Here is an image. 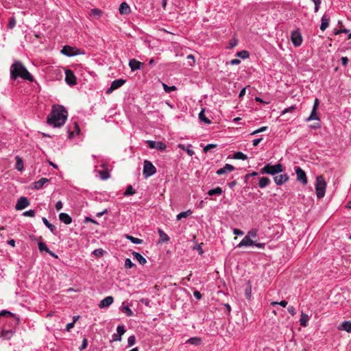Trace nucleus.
<instances>
[{"label": "nucleus", "instance_id": "nucleus-46", "mask_svg": "<svg viewBox=\"0 0 351 351\" xmlns=\"http://www.w3.org/2000/svg\"><path fill=\"white\" fill-rule=\"evenodd\" d=\"M186 58L191 61H189L188 64L189 66H193L195 63V59L193 55L189 54L187 56Z\"/></svg>", "mask_w": 351, "mask_h": 351}, {"label": "nucleus", "instance_id": "nucleus-34", "mask_svg": "<svg viewBox=\"0 0 351 351\" xmlns=\"http://www.w3.org/2000/svg\"><path fill=\"white\" fill-rule=\"evenodd\" d=\"M308 320V315L306 314H304V313H302L301 317L300 319V325L304 327H306Z\"/></svg>", "mask_w": 351, "mask_h": 351}, {"label": "nucleus", "instance_id": "nucleus-24", "mask_svg": "<svg viewBox=\"0 0 351 351\" xmlns=\"http://www.w3.org/2000/svg\"><path fill=\"white\" fill-rule=\"evenodd\" d=\"M132 255L138 261L141 265H145L147 263V260L139 253L133 252Z\"/></svg>", "mask_w": 351, "mask_h": 351}, {"label": "nucleus", "instance_id": "nucleus-43", "mask_svg": "<svg viewBox=\"0 0 351 351\" xmlns=\"http://www.w3.org/2000/svg\"><path fill=\"white\" fill-rule=\"evenodd\" d=\"M257 230L252 229L247 232V236L254 240L257 237Z\"/></svg>", "mask_w": 351, "mask_h": 351}, {"label": "nucleus", "instance_id": "nucleus-62", "mask_svg": "<svg viewBox=\"0 0 351 351\" xmlns=\"http://www.w3.org/2000/svg\"><path fill=\"white\" fill-rule=\"evenodd\" d=\"M233 233L235 235H243L244 234V232L242 230L237 228H234L233 230Z\"/></svg>", "mask_w": 351, "mask_h": 351}, {"label": "nucleus", "instance_id": "nucleus-41", "mask_svg": "<svg viewBox=\"0 0 351 351\" xmlns=\"http://www.w3.org/2000/svg\"><path fill=\"white\" fill-rule=\"evenodd\" d=\"M237 56L243 59H245L249 57V52L247 51L243 50L238 52L237 53Z\"/></svg>", "mask_w": 351, "mask_h": 351}, {"label": "nucleus", "instance_id": "nucleus-6", "mask_svg": "<svg viewBox=\"0 0 351 351\" xmlns=\"http://www.w3.org/2000/svg\"><path fill=\"white\" fill-rule=\"evenodd\" d=\"M156 172V168L153 165V164L149 161L145 160L143 163V174L145 178H148L154 175Z\"/></svg>", "mask_w": 351, "mask_h": 351}, {"label": "nucleus", "instance_id": "nucleus-60", "mask_svg": "<svg viewBox=\"0 0 351 351\" xmlns=\"http://www.w3.org/2000/svg\"><path fill=\"white\" fill-rule=\"evenodd\" d=\"M313 2L315 3V12H317L319 10V8L321 4V0H316Z\"/></svg>", "mask_w": 351, "mask_h": 351}, {"label": "nucleus", "instance_id": "nucleus-27", "mask_svg": "<svg viewBox=\"0 0 351 351\" xmlns=\"http://www.w3.org/2000/svg\"><path fill=\"white\" fill-rule=\"evenodd\" d=\"M43 222L53 234H56V227L55 226L50 223L49 221L45 217L43 218Z\"/></svg>", "mask_w": 351, "mask_h": 351}, {"label": "nucleus", "instance_id": "nucleus-36", "mask_svg": "<svg viewBox=\"0 0 351 351\" xmlns=\"http://www.w3.org/2000/svg\"><path fill=\"white\" fill-rule=\"evenodd\" d=\"M158 233H159L160 239L161 241L167 242L169 240V236L167 234H165L162 230L159 229Z\"/></svg>", "mask_w": 351, "mask_h": 351}, {"label": "nucleus", "instance_id": "nucleus-44", "mask_svg": "<svg viewBox=\"0 0 351 351\" xmlns=\"http://www.w3.org/2000/svg\"><path fill=\"white\" fill-rule=\"evenodd\" d=\"M93 254H94V256L97 258L98 257H100L101 256L104 255V250L99 248V249H97L95 250H94V252H93Z\"/></svg>", "mask_w": 351, "mask_h": 351}, {"label": "nucleus", "instance_id": "nucleus-59", "mask_svg": "<svg viewBox=\"0 0 351 351\" xmlns=\"http://www.w3.org/2000/svg\"><path fill=\"white\" fill-rule=\"evenodd\" d=\"M287 311L289 313H290L291 315H294L296 313V310L295 307L293 306H289L287 308Z\"/></svg>", "mask_w": 351, "mask_h": 351}, {"label": "nucleus", "instance_id": "nucleus-13", "mask_svg": "<svg viewBox=\"0 0 351 351\" xmlns=\"http://www.w3.org/2000/svg\"><path fill=\"white\" fill-rule=\"evenodd\" d=\"M147 143L149 148L157 149L159 150H165L166 149V145L162 142H156L154 141H147Z\"/></svg>", "mask_w": 351, "mask_h": 351}, {"label": "nucleus", "instance_id": "nucleus-61", "mask_svg": "<svg viewBox=\"0 0 351 351\" xmlns=\"http://www.w3.org/2000/svg\"><path fill=\"white\" fill-rule=\"evenodd\" d=\"M193 295L197 300H200L202 298V294L200 293V292L199 291H197V290L193 292Z\"/></svg>", "mask_w": 351, "mask_h": 351}, {"label": "nucleus", "instance_id": "nucleus-47", "mask_svg": "<svg viewBox=\"0 0 351 351\" xmlns=\"http://www.w3.org/2000/svg\"><path fill=\"white\" fill-rule=\"evenodd\" d=\"M238 45V40L235 38H232L229 43V49H232Z\"/></svg>", "mask_w": 351, "mask_h": 351}, {"label": "nucleus", "instance_id": "nucleus-9", "mask_svg": "<svg viewBox=\"0 0 351 351\" xmlns=\"http://www.w3.org/2000/svg\"><path fill=\"white\" fill-rule=\"evenodd\" d=\"M125 83V80H123V79H118V80H114L112 82L110 87L106 90V93L110 94L114 90L119 88L122 85H123Z\"/></svg>", "mask_w": 351, "mask_h": 351}, {"label": "nucleus", "instance_id": "nucleus-23", "mask_svg": "<svg viewBox=\"0 0 351 351\" xmlns=\"http://www.w3.org/2000/svg\"><path fill=\"white\" fill-rule=\"evenodd\" d=\"M271 180L267 177H262L259 179L258 186L260 188L263 189L266 187L269 183Z\"/></svg>", "mask_w": 351, "mask_h": 351}, {"label": "nucleus", "instance_id": "nucleus-19", "mask_svg": "<svg viewBox=\"0 0 351 351\" xmlns=\"http://www.w3.org/2000/svg\"><path fill=\"white\" fill-rule=\"evenodd\" d=\"M130 8L125 2L121 3L119 6V12L121 14H128L130 12Z\"/></svg>", "mask_w": 351, "mask_h": 351}, {"label": "nucleus", "instance_id": "nucleus-54", "mask_svg": "<svg viewBox=\"0 0 351 351\" xmlns=\"http://www.w3.org/2000/svg\"><path fill=\"white\" fill-rule=\"evenodd\" d=\"M16 22L15 18H14V17L10 18V19L9 21V23H8V27L10 29L14 28L16 26Z\"/></svg>", "mask_w": 351, "mask_h": 351}, {"label": "nucleus", "instance_id": "nucleus-48", "mask_svg": "<svg viewBox=\"0 0 351 351\" xmlns=\"http://www.w3.org/2000/svg\"><path fill=\"white\" fill-rule=\"evenodd\" d=\"M267 130V126H263L256 130H254V132H252L250 135H255L256 134H258V133H261V132H265Z\"/></svg>", "mask_w": 351, "mask_h": 351}, {"label": "nucleus", "instance_id": "nucleus-20", "mask_svg": "<svg viewBox=\"0 0 351 351\" xmlns=\"http://www.w3.org/2000/svg\"><path fill=\"white\" fill-rule=\"evenodd\" d=\"M60 220L65 224H70L72 222L71 217L65 213H62L59 215Z\"/></svg>", "mask_w": 351, "mask_h": 351}, {"label": "nucleus", "instance_id": "nucleus-7", "mask_svg": "<svg viewBox=\"0 0 351 351\" xmlns=\"http://www.w3.org/2000/svg\"><path fill=\"white\" fill-rule=\"evenodd\" d=\"M61 52L66 56H74L76 55L84 53V52L82 51L80 49L76 47H72L69 45L64 46L61 50Z\"/></svg>", "mask_w": 351, "mask_h": 351}, {"label": "nucleus", "instance_id": "nucleus-22", "mask_svg": "<svg viewBox=\"0 0 351 351\" xmlns=\"http://www.w3.org/2000/svg\"><path fill=\"white\" fill-rule=\"evenodd\" d=\"M49 181V179L45 178H42L38 181H36V182H34V189H41L43 187V186L45 183L48 182Z\"/></svg>", "mask_w": 351, "mask_h": 351}, {"label": "nucleus", "instance_id": "nucleus-63", "mask_svg": "<svg viewBox=\"0 0 351 351\" xmlns=\"http://www.w3.org/2000/svg\"><path fill=\"white\" fill-rule=\"evenodd\" d=\"M241 63V60L239 59H232L230 60V64L232 65H237Z\"/></svg>", "mask_w": 351, "mask_h": 351}, {"label": "nucleus", "instance_id": "nucleus-14", "mask_svg": "<svg viewBox=\"0 0 351 351\" xmlns=\"http://www.w3.org/2000/svg\"><path fill=\"white\" fill-rule=\"evenodd\" d=\"M234 167L230 164H226L223 167L219 169L216 173L218 176H221L223 174H225L228 172H231L234 170Z\"/></svg>", "mask_w": 351, "mask_h": 351}, {"label": "nucleus", "instance_id": "nucleus-15", "mask_svg": "<svg viewBox=\"0 0 351 351\" xmlns=\"http://www.w3.org/2000/svg\"><path fill=\"white\" fill-rule=\"evenodd\" d=\"M114 301V298L112 296H107L104 299L100 301L99 304V307L101 308L108 307L110 305L112 304Z\"/></svg>", "mask_w": 351, "mask_h": 351}, {"label": "nucleus", "instance_id": "nucleus-30", "mask_svg": "<svg viewBox=\"0 0 351 351\" xmlns=\"http://www.w3.org/2000/svg\"><path fill=\"white\" fill-rule=\"evenodd\" d=\"M125 238L128 240L130 241L132 243H135V244H141L143 242V241L142 239L134 237L129 234H126Z\"/></svg>", "mask_w": 351, "mask_h": 351}, {"label": "nucleus", "instance_id": "nucleus-25", "mask_svg": "<svg viewBox=\"0 0 351 351\" xmlns=\"http://www.w3.org/2000/svg\"><path fill=\"white\" fill-rule=\"evenodd\" d=\"M15 159H16V169L19 171H22L24 169L23 161L22 158L19 156H16Z\"/></svg>", "mask_w": 351, "mask_h": 351}, {"label": "nucleus", "instance_id": "nucleus-29", "mask_svg": "<svg viewBox=\"0 0 351 351\" xmlns=\"http://www.w3.org/2000/svg\"><path fill=\"white\" fill-rule=\"evenodd\" d=\"M117 333L119 334V338H114V341H121V336L125 333V328L123 326H119L117 328Z\"/></svg>", "mask_w": 351, "mask_h": 351}, {"label": "nucleus", "instance_id": "nucleus-49", "mask_svg": "<svg viewBox=\"0 0 351 351\" xmlns=\"http://www.w3.org/2000/svg\"><path fill=\"white\" fill-rule=\"evenodd\" d=\"M12 332L11 330H2V337H3L4 338L9 339L12 337Z\"/></svg>", "mask_w": 351, "mask_h": 351}, {"label": "nucleus", "instance_id": "nucleus-10", "mask_svg": "<svg viewBox=\"0 0 351 351\" xmlns=\"http://www.w3.org/2000/svg\"><path fill=\"white\" fill-rule=\"evenodd\" d=\"M29 205V202L26 197H21L15 206V209L17 210H21Z\"/></svg>", "mask_w": 351, "mask_h": 351}, {"label": "nucleus", "instance_id": "nucleus-32", "mask_svg": "<svg viewBox=\"0 0 351 351\" xmlns=\"http://www.w3.org/2000/svg\"><path fill=\"white\" fill-rule=\"evenodd\" d=\"M233 158L237 160H246L247 156L241 152H237L234 154Z\"/></svg>", "mask_w": 351, "mask_h": 351}, {"label": "nucleus", "instance_id": "nucleus-51", "mask_svg": "<svg viewBox=\"0 0 351 351\" xmlns=\"http://www.w3.org/2000/svg\"><path fill=\"white\" fill-rule=\"evenodd\" d=\"M162 86H163V88H164V90H165V92L167 93H170L171 91L172 90H175L176 89V86H168L167 84H162Z\"/></svg>", "mask_w": 351, "mask_h": 351}, {"label": "nucleus", "instance_id": "nucleus-56", "mask_svg": "<svg viewBox=\"0 0 351 351\" xmlns=\"http://www.w3.org/2000/svg\"><path fill=\"white\" fill-rule=\"evenodd\" d=\"M87 346H88V340L86 338H84L83 341H82V343L80 348V351H82L84 349H86Z\"/></svg>", "mask_w": 351, "mask_h": 351}, {"label": "nucleus", "instance_id": "nucleus-55", "mask_svg": "<svg viewBox=\"0 0 351 351\" xmlns=\"http://www.w3.org/2000/svg\"><path fill=\"white\" fill-rule=\"evenodd\" d=\"M134 264L132 262L130 258H126L125 261V267L127 268H132Z\"/></svg>", "mask_w": 351, "mask_h": 351}, {"label": "nucleus", "instance_id": "nucleus-50", "mask_svg": "<svg viewBox=\"0 0 351 351\" xmlns=\"http://www.w3.org/2000/svg\"><path fill=\"white\" fill-rule=\"evenodd\" d=\"M135 342H136V337H135V336L134 335L130 336L128 339V346L130 347H131L133 345H134Z\"/></svg>", "mask_w": 351, "mask_h": 351}, {"label": "nucleus", "instance_id": "nucleus-21", "mask_svg": "<svg viewBox=\"0 0 351 351\" xmlns=\"http://www.w3.org/2000/svg\"><path fill=\"white\" fill-rule=\"evenodd\" d=\"M38 248L40 252H46L49 253L51 256L57 258L58 256L55 255L47 247L46 244L43 242H39L38 243Z\"/></svg>", "mask_w": 351, "mask_h": 351}, {"label": "nucleus", "instance_id": "nucleus-58", "mask_svg": "<svg viewBox=\"0 0 351 351\" xmlns=\"http://www.w3.org/2000/svg\"><path fill=\"white\" fill-rule=\"evenodd\" d=\"M1 316H10V317H15L11 312L8 311H2L0 313V317Z\"/></svg>", "mask_w": 351, "mask_h": 351}, {"label": "nucleus", "instance_id": "nucleus-64", "mask_svg": "<svg viewBox=\"0 0 351 351\" xmlns=\"http://www.w3.org/2000/svg\"><path fill=\"white\" fill-rule=\"evenodd\" d=\"M56 208L58 211L62 208V203L61 201H58L56 204Z\"/></svg>", "mask_w": 351, "mask_h": 351}, {"label": "nucleus", "instance_id": "nucleus-35", "mask_svg": "<svg viewBox=\"0 0 351 351\" xmlns=\"http://www.w3.org/2000/svg\"><path fill=\"white\" fill-rule=\"evenodd\" d=\"M202 342V339L199 337H192L187 340L186 343H189L192 345H199Z\"/></svg>", "mask_w": 351, "mask_h": 351}, {"label": "nucleus", "instance_id": "nucleus-11", "mask_svg": "<svg viewBox=\"0 0 351 351\" xmlns=\"http://www.w3.org/2000/svg\"><path fill=\"white\" fill-rule=\"evenodd\" d=\"M291 41L294 46L299 47L302 43V38L301 34L298 31H294L291 34Z\"/></svg>", "mask_w": 351, "mask_h": 351}, {"label": "nucleus", "instance_id": "nucleus-18", "mask_svg": "<svg viewBox=\"0 0 351 351\" xmlns=\"http://www.w3.org/2000/svg\"><path fill=\"white\" fill-rule=\"evenodd\" d=\"M330 17L326 14H324L322 17V23L320 25V29L324 31L329 25Z\"/></svg>", "mask_w": 351, "mask_h": 351}, {"label": "nucleus", "instance_id": "nucleus-5", "mask_svg": "<svg viewBox=\"0 0 351 351\" xmlns=\"http://www.w3.org/2000/svg\"><path fill=\"white\" fill-rule=\"evenodd\" d=\"M255 245L259 248L264 249L265 244L264 243H256V241L247 235L244 237V238L241 240V241L238 244V247H242L243 246H251Z\"/></svg>", "mask_w": 351, "mask_h": 351}, {"label": "nucleus", "instance_id": "nucleus-31", "mask_svg": "<svg viewBox=\"0 0 351 351\" xmlns=\"http://www.w3.org/2000/svg\"><path fill=\"white\" fill-rule=\"evenodd\" d=\"M121 309V311L125 313L126 315L128 317H132L134 315L132 311L129 308L128 306H125L124 304H123Z\"/></svg>", "mask_w": 351, "mask_h": 351}, {"label": "nucleus", "instance_id": "nucleus-52", "mask_svg": "<svg viewBox=\"0 0 351 351\" xmlns=\"http://www.w3.org/2000/svg\"><path fill=\"white\" fill-rule=\"evenodd\" d=\"M36 212L34 210H29L23 213V215L25 217H33L35 216Z\"/></svg>", "mask_w": 351, "mask_h": 351}, {"label": "nucleus", "instance_id": "nucleus-4", "mask_svg": "<svg viewBox=\"0 0 351 351\" xmlns=\"http://www.w3.org/2000/svg\"><path fill=\"white\" fill-rule=\"evenodd\" d=\"M326 186V183L324 177L322 176H317L315 185L316 195L317 198L321 199L324 196Z\"/></svg>", "mask_w": 351, "mask_h": 351}, {"label": "nucleus", "instance_id": "nucleus-33", "mask_svg": "<svg viewBox=\"0 0 351 351\" xmlns=\"http://www.w3.org/2000/svg\"><path fill=\"white\" fill-rule=\"evenodd\" d=\"M199 119L202 121L204 122L206 124H210L211 123L210 119H208L207 117H206V116L204 114V109L202 110V111L199 112Z\"/></svg>", "mask_w": 351, "mask_h": 351}, {"label": "nucleus", "instance_id": "nucleus-37", "mask_svg": "<svg viewBox=\"0 0 351 351\" xmlns=\"http://www.w3.org/2000/svg\"><path fill=\"white\" fill-rule=\"evenodd\" d=\"M319 118L317 114V110H312L310 116L306 119V121H310L311 120H319Z\"/></svg>", "mask_w": 351, "mask_h": 351}, {"label": "nucleus", "instance_id": "nucleus-2", "mask_svg": "<svg viewBox=\"0 0 351 351\" xmlns=\"http://www.w3.org/2000/svg\"><path fill=\"white\" fill-rule=\"evenodd\" d=\"M11 77L13 80H16L20 77L23 80H28L29 82L34 81L33 76L29 73L25 66L19 61H16L13 63L10 68Z\"/></svg>", "mask_w": 351, "mask_h": 351}, {"label": "nucleus", "instance_id": "nucleus-57", "mask_svg": "<svg viewBox=\"0 0 351 351\" xmlns=\"http://www.w3.org/2000/svg\"><path fill=\"white\" fill-rule=\"evenodd\" d=\"M217 147V145L215 144H208L207 145H206L204 147V149L203 151L204 152H208L210 149H213V148H215Z\"/></svg>", "mask_w": 351, "mask_h": 351}, {"label": "nucleus", "instance_id": "nucleus-12", "mask_svg": "<svg viewBox=\"0 0 351 351\" xmlns=\"http://www.w3.org/2000/svg\"><path fill=\"white\" fill-rule=\"evenodd\" d=\"M295 173H296V175H297V180L302 182L303 184H307V178H306V173L304 172V171L301 169L300 167H296V169H295Z\"/></svg>", "mask_w": 351, "mask_h": 351}, {"label": "nucleus", "instance_id": "nucleus-42", "mask_svg": "<svg viewBox=\"0 0 351 351\" xmlns=\"http://www.w3.org/2000/svg\"><path fill=\"white\" fill-rule=\"evenodd\" d=\"M191 214V211L190 210L185 211V212H182L177 215V219L180 220L183 217H186L189 216Z\"/></svg>", "mask_w": 351, "mask_h": 351}, {"label": "nucleus", "instance_id": "nucleus-16", "mask_svg": "<svg viewBox=\"0 0 351 351\" xmlns=\"http://www.w3.org/2000/svg\"><path fill=\"white\" fill-rule=\"evenodd\" d=\"M274 182L277 185H281L289 180L287 174L277 175L274 177Z\"/></svg>", "mask_w": 351, "mask_h": 351}, {"label": "nucleus", "instance_id": "nucleus-1", "mask_svg": "<svg viewBox=\"0 0 351 351\" xmlns=\"http://www.w3.org/2000/svg\"><path fill=\"white\" fill-rule=\"evenodd\" d=\"M67 111L62 106H53L51 112L47 117V122L53 127L63 125L67 118Z\"/></svg>", "mask_w": 351, "mask_h": 351}, {"label": "nucleus", "instance_id": "nucleus-39", "mask_svg": "<svg viewBox=\"0 0 351 351\" xmlns=\"http://www.w3.org/2000/svg\"><path fill=\"white\" fill-rule=\"evenodd\" d=\"M135 193V190L133 189L132 185H128L124 193L125 196L132 195Z\"/></svg>", "mask_w": 351, "mask_h": 351}, {"label": "nucleus", "instance_id": "nucleus-45", "mask_svg": "<svg viewBox=\"0 0 351 351\" xmlns=\"http://www.w3.org/2000/svg\"><path fill=\"white\" fill-rule=\"evenodd\" d=\"M247 286L245 289V295H246V297L247 298H250L251 297V294H252V289H251V285L250 284V281H247Z\"/></svg>", "mask_w": 351, "mask_h": 351}, {"label": "nucleus", "instance_id": "nucleus-38", "mask_svg": "<svg viewBox=\"0 0 351 351\" xmlns=\"http://www.w3.org/2000/svg\"><path fill=\"white\" fill-rule=\"evenodd\" d=\"M101 14V11L99 9L94 8L90 10V16L93 17H99Z\"/></svg>", "mask_w": 351, "mask_h": 351}, {"label": "nucleus", "instance_id": "nucleus-17", "mask_svg": "<svg viewBox=\"0 0 351 351\" xmlns=\"http://www.w3.org/2000/svg\"><path fill=\"white\" fill-rule=\"evenodd\" d=\"M142 65H143L142 62H141L135 59H131L129 62V66L132 71L140 69Z\"/></svg>", "mask_w": 351, "mask_h": 351}, {"label": "nucleus", "instance_id": "nucleus-28", "mask_svg": "<svg viewBox=\"0 0 351 351\" xmlns=\"http://www.w3.org/2000/svg\"><path fill=\"white\" fill-rule=\"evenodd\" d=\"M222 189L219 186L216 187L215 189H210L208 191V195L210 196H213L215 195H219L222 193Z\"/></svg>", "mask_w": 351, "mask_h": 351}, {"label": "nucleus", "instance_id": "nucleus-40", "mask_svg": "<svg viewBox=\"0 0 351 351\" xmlns=\"http://www.w3.org/2000/svg\"><path fill=\"white\" fill-rule=\"evenodd\" d=\"M99 174L102 180H106L110 177V173L108 170L99 171Z\"/></svg>", "mask_w": 351, "mask_h": 351}, {"label": "nucleus", "instance_id": "nucleus-3", "mask_svg": "<svg viewBox=\"0 0 351 351\" xmlns=\"http://www.w3.org/2000/svg\"><path fill=\"white\" fill-rule=\"evenodd\" d=\"M283 171V167L281 164L278 163L274 165L267 164L264 166L260 171L262 174L267 173L272 176H275Z\"/></svg>", "mask_w": 351, "mask_h": 351}, {"label": "nucleus", "instance_id": "nucleus-53", "mask_svg": "<svg viewBox=\"0 0 351 351\" xmlns=\"http://www.w3.org/2000/svg\"><path fill=\"white\" fill-rule=\"evenodd\" d=\"M271 305L272 306H276V305H280L282 306V307H285L287 305V302L285 301V300H282L281 302H272L271 303Z\"/></svg>", "mask_w": 351, "mask_h": 351}, {"label": "nucleus", "instance_id": "nucleus-26", "mask_svg": "<svg viewBox=\"0 0 351 351\" xmlns=\"http://www.w3.org/2000/svg\"><path fill=\"white\" fill-rule=\"evenodd\" d=\"M339 329L346 330L348 332H351V322L346 321L343 322Z\"/></svg>", "mask_w": 351, "mask_h": 351}, {"label": "nucleus", "instance_id": "nucleus-8", "mask_svg": "<svg viewBox=\"0 0 351 351\" xmlns=\"http://www.w3.org/2000/svg\"><path fill=\"white\" fill-rule=\"evenodd\" d=\"M65 75V81L69 85L73 86L77 84L76 77L71 70H66Z\"/></svg>", "mask_w": 351, "mask_h": 351}]
</instances>
